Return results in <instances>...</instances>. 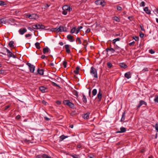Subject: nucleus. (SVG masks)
Instances as JSON below:
<instances>
[{
  "label": "nucleus",
  "instance_id": "nucleus-1",
  "mask_svg": "<svg viewBox=\"0 0 158 158\" xmlns=\"http://www.w3.org/2000/svg\"><path fill=\"white\" fill-rule=\"evenodd\" d=\"M90 73L94 77L98 78L97 70L93 67H92L91 68Z\"/></svg>",
  "mask_w": 158,
  "mask_h": 158
},
{
  "label": "nucleus",
  "instance_id": "nucleus-2",
  "mask_svg": "<svg viewBox=\"0 0 158 158\" xmlns=\"http://www.w3.org/2000/svg\"><path fill=\"white\" fill-rule=\"evenodd\" d=\"M27 64L29 66L30 71L32 73H33L35 70V66L33 65H32L30 63H27Z\"/></svg>",
  "mask_w": 158,
  "mask_h": 158
},
{
  "label": "nucleus",
  "instance_id": "nucleus-3",
  "mask_svg": "<svg viewBox=\"0 0 158 158\" xmlns=\"http://www.w3.org/2000/svg\"><path fill=\"white\" fill-rule=\"evenodd\" d=\"M95 3L97 5H101L102 6H105V4L104 2L102 0H98L96 1Z\"/></svg>",
  "mask_w": 158,
  "mask_h": 158
},
{
  "label": "nucleus",
  "instance_id": "nucleus-4",
  "mask_svg": "<svg viewBox=\"0 0 158 158\" xmlns=\"http://www.w3.org/2000/svg\"><path fill=\"white\" fill-rule=\"evenodd\" d=\"M28 17L30 19H36L38 18V16L35 14L29 15H28Z\"/></svg>",
  "mask_w": 158,
  "mask_h": 158
},
{
  "label": "nucleus",
  "instance_id": "nucleus-5",
  "mask_svg": "<svg viewBox=\"0 0 158 158\" xmlns=\"http://www.w3.org/2000/svg\"><path fill=\"white\" fill-rule=\"evenodd\" d=\"M27 31V29L25 28H21L19 30V34L21 35H23Z\"/></svg>",
  "mask_w": 158,
  "mask_h": 158
},
{
  "label": "nucleus",
  "instance_id": "nucleus-6",
  "mask_svg": "<svg viewBox=\"0 0 158 158\" xmlns=\"http://www.w3.org/2000/svg\"><path fill=\"white\" fill-rule=\"evenodd\" d=\"M62 31H67V29L65 27H64L62 26H60L59 27V32H61Z\"/></svg>",
  "mask_w": 158,
  "mask_h": 158
},
{
  "label": "nucleus",
  "instance_id": "nucleus-7",
  "mask_svg": "<svg viewBox=\"0 0 158 158\" xmlns=\"http://www.w3.org/2000/svg\"><path fill=\"white\" fill-rule=\"evenodd\" d=\"M6 51L8 53V56L10 57H12L14 58L16 57L15 56L12 54L10 51L7 49H6Z\"/></svg>",
  "mask_w": 158,
  "mask_h": 158
},
{
  "label": "nucleus",
  "instance_id": "nucleus-8",
  "mask_svg": "<svg viewBox=\"0 0 158 158\" xmlns=\"http://www.w3.org/2000/svg\"><path fill=\"white\" fill-rule=\"evenodd\" d=\"M144 104L145 105H147L146 103L143 101L141 100L139 102V104L138 105L137 107V108H139L142 105Z\"/></svg>",
  "mask_w": 158,
  "mask_h": 158
},
{
  "label": "nucleus",
  "instance_id": "nucleus-9",
  "mask_svg": "<svg viewBox=\"0 0 158 158\" xmlns=\"http://www.w3.org/2000/svg\"><path fill=\"white\" fill-rule=\"evenodd\" d=\"M126 129L125 128L122 127L120 128V130L116 132L117 133H123L126 131Z\"/></svg>",
  "mask_w": 158,
  "mask_h": 158
},
{
  "label": "nucleus",
  "instance_id": "nucleus-10",
  "mask_svg": "<svg viewBox=\"0 0 158 158\" xmlns=\"http://www.w3.org/2000/svg\"><path fill=\"white\" fill-rule=\"evenodd\" d=\"M62 9L63 10H67L69 11H70L71 9L70 7L68 5H65L63 6Z\"/></svg>",
  "mask_w": 158,
  "mask_h": 158
},
{
  "label": "nucleus",
  "instance_id": "nucleus-11",
  "mask_svg": "<svg viewBox=\"0 0 158 158\" xmlns=\"http://www.w3.org/2000/svg\"><path fill=\"white\" fill-rule=\"evenodd\" d=\"M37 29H43L45 28V27L44 26L42 25V24H37Z\"/></svg>",
  "mask_w": 158,
  "mask_h": 158
},
{
  "label": "nucleus",
  "instance_id": "nucleus-12",
  "mask_svg": "<svg viewBox=\"0 0 158 158\" xmlns=\"http://www.w3.org/2000/svg\"><path fill=\"white\" fill-rule=\"evenodd\" d=\"M39 89L43 93L46 92V90L47 89L44 86H41L39 87Z\"/></svg>",
  "mask_w": 158,
  "mask_h": 158
},
{
  "label": "nucleus",
  "instance_id": "nucleus-13",
  "mask_svg": "<svg viewBox=\"0 0 158 158\" xmlns=\"http://www.w3.org/2000/svg\"><path fill=\"white\" fill-rule=\"evenodd\" d=\"M89 113H87L83 115V117L86 119H87L89 118Z\"/></svg>",
  "mask_w": 158,
  "mask_h": 158
},
{
  "label": "nucleus",
  "instance_id": "nucleus-14",
  "mask_svg": "<svg viewBox=\"0 0 158 158\" xmlns=\"http://www.w3.org/2000/svg\"><path fill=\"white\" fill-rule=\"evenodd\" d=\"M125 77L127 79H129L131 77V74L130 72H127L125 73Z\"/></svg>",
  "mask_w": 158,
  "mask_h": 158
},
{
  "label": "nucleus",
  "instance_id": "nucleus-15",
  "mask_svg": "<svg viewBox=\"0 0 158 158\" xmlns=\"http://www.w3.org/2000/svg\"><path fill=\"white\" fill-rule=\"evenodd\" d=\"M144 10L148 14H150L151 13L150 10L148 9V7H145L144 8Z\"/></svg>",
  "mask_w": 158,
  "mask_h": 158
},
{
  "label": "nucleus",
  "instance_id": "nucleus-16",
  "mask_svg": "<svg viewBox=\"0 0 158 158\" xmlns=\"http://www.w3.org/2000/svg\"><path fill=\"white\" fill-rule=\"evenodd\" d=\"M67 38L71 42H73L74 41V40L73 39V36L70 35H68Z\"/></svg>",
  "mask_w": 158,
  "mask_h": 158
},
{
  "label": "nucleus",
  "instance_id": "nucleus-17",
  "mask_svg": "<svg viewBox=\"0 0 158 158\" xmlns=\"http://www.w3.org/2000/svg\"><path fill=\"white\" fill-rule=\"evenodd\" d=\"M98 98L99 99L98 101H100L101 100V99L102 98V94L101 93L100 90L99 92L97 95Z\"/></svg>",
  "mask_w": 158,
  "mask_h": 158
},
{
  "label": "nucleus",
  "instance_id": "nucleus-18",
  "mask_svg": "<svg viewBox=\"0 0 158 158\" xmlns=\"http://www.w3.org/2000/svg\"><path fill=\"white\" fill-rule=\"evenodd\" d=\"M49 48L48 47L44 48L43 49V52L44 54L47 53L49 52Z\"/></svg>",
  "mask_w": 158,
  "mask_h": 158
},
{
  "label": "nucleus",
  "instance_id": "nucleus-19",
  "mask_svg": "<svg viewBox=\"0 0 158 158\" xmlns=\"http://www.w3.org/2000/svg\"><path fill=\"white\" fill-rule=\"evenodd\" d=\"M119 66L122 68L124 69L126 68L127 67V65L124 63H120L119 64Z\"/></svg>",
  "mask_w": 158,
  "mask_h": 158
},
{
  "label": "nucleus",
  "instance_id": "nucleus-20",
  "mask_svg": "<svg viewBox=\"0 0 158 158\" xmlns=\"http://www.w3.org/2000/svg\"><path fill=\"white\" fill-rule=\"evenodd\" d=\"M65 47L66 49V52L68 53H69L70 50L69 48V45H66L65 46Z\"/></svg>",
  "mask_w": 158,
  "mask_h": 158
},
{
  "label": "nucleus",
  "instance_id": "nucleus-21",
  "mask_svg": "<svg viewBox=\"0 0 158 158\" xmlns=\"http://www.w3.org/2000/svg\"><path fill=\"white\" fill-rule=\"evenodd\" d=\"M6 22V21L5 18H2L0 19V23L5 24Z\"/></svg>",
  "mask_w": 158,
  "mask_h": 158
},
{
  "label": "nucleus",
  "instance_id": "nucleus-22",
  "mask_svg": "<svg viewBox=\"0 0 158 158\" xmlns=\"http://www.w3.org/2000/svg\"><path fill=\"white\" fill-rule=\"evenodd\" d=\"M80 68L79 67H77L76 68V70L74 71V72L76 74H78V71L79 69Z\"/></svg>",
  "mask_w": 158,
  "mask_h": 158
},
{
  "label": "nucleus",
  "instance_id": "nucleus-23",
  "mask_svg": "<svg viewBox=\"0 0 158 158\" xmlns=\"http://www.w3.org/2000/svg\"><path fill=\"white\" fill-rule=\"evenodd\" d=\"M38 73L40 75H42L44 74V71L43 69H38Z\"/></svg>",
  "mask_w": 158,
  "mask_h": 158
},
{
  "label": "nucleus",
  "instance_id": "nucleus-24",
  "mask_svg": "<svg viewBox=\"0 0 158 158\" xmlns=\"http://www.w3.org/2000/svg\"><path fill=\"white\" fill-rule=\"evenodd\" d=\"M125 112H124V113H123V114H122V118H121V121H123L124 120L125 118Z\"/></svg>",
  "mask_w": 158,
  "mask_h": 158
},
{
  "label": "nucleus",
  "instance_id": "nucleus-25",
  "mask_svg": "<svg viewBox=\"0 0 158 158\" xmlns=\"http://www.w3.org/2000/svg\"><path fill=\"white\" fill-rule=\"evenodd\" d=\"M40 43L38 42H36L35 44L36 47L38 49H40Z\"/></svg>",
  "mask_w": 158,
  "mask_h": 158
},
{
  "label": "nucleus",
  "instance_id": "nucleus-26",
  "mask_svg": "<svg viewBox=\"0 0 158 158\" xmlns=\"http://www.w3.org/2000/svg\"><path fill=\"white\" fill-rule=\"evenodd\" d=\"M14 43V42L13 41H11L9 43V44H8L10 48L13 47H14V45H13Z\"/></svg>",
  "mask_w": 158,
  "mask_h": 158
},
{
  "label": "nucleus",
  "instance_id": "nucleus-27",
  "mask_svg": "<svg viewBox=\"0 0 158 158\" xmlns=\"http://www.w3.org/2000/svg\"><path fill=\"white\" fill-rule=\"evenodd\" d=\"M67 137L65 136L64 135H63L60 137V141H62Z\"/></svg>",
  "mask_w": 158,
  "mask_h": 158
},
{
  "label": "nucleus",
  "instance_id": "nucleus-28",
  "mask_svg": "<svg viewBox=\"0 0 158 158\" xmlns=\"http://www.w3.org/2000/svg\"><path fill=\"white\" fill-rule=\"evenodd\" d=\"M88 44V43L87 40H84L83 42V45L85 46V48H86V46Z\"/></svg>",
  "mask_w": 158,
  "mask_h": 158
},
{
  "label": "nucleus",
  "instance_id": "nucleus-29",
  "mask_svg": "<svg viewBox=\"0 0 158 158\" xmlns=\"http://www.w3.org/2000/svg\"><path fill=\"white\" fill-rule=\"evenodd\" d=\"M82 99L84 103H86L87 102V99L84 95H83V98Z\"/></svg>",
  "mask_w": 158,
  "mask_h": 158
},
{
  "label": "nucleus",
  "instance_id": "nucleus-30",
  "mask_svg": "<svg viewBox=\"0 0 158 158\" xmlns=\"http://www.w3.org/2000/svg\"><path fill=\"white\" fill-rule=\"evenodd\" d=\"M113 19L114 20L116 21L117 22H119L120 21V20L119 18H118V17L116 16H115L113 17Z\"/></svg>",
  "mask_w": 158,
  "mask_h": 158
},
{
  "label": "nucleus",
  "instance_id": "nucleus-31",
  "mask_svg": "<svg viewBox=\"0 0 158 158\" xmlns=\"http://www.w3.org/2000/svg\"><path fill=\"white\" fill-rule=\"evenodd\" d=\"M97 93V90L96 89H94L92 91V94L93 95L95 96L96 95Z\"/></svg>",
  "mask_w": 158,
  "mask_h": 158
},
{
  "label": "nucleus",
  "instance_id": "nucleus-32",
  "mask_svg": "<svg viewBox=\"0 0 158 158\" xmlns=\"http://www.w3.org/2000/svg\"><path fill=\"white\" fill-rule=\"evenodd\" d=\"M154 101L155 102L158 103V96L156 95L155 96V98L154 99Z\"/></svg>",
  "mask_w": 158,
  "mask_h": 158
},
{
  "label": "nucleus",
  "instance_id": "nucleus-33",
  "mask_svg": "<svg viewBox=\"0 0 158 158\" xmlns=\"http://www.w3.org/2000/svg\"><path fill=\"white\" fill-rule=\"evenodd\" d=\"M76 27H74L71 29L70 32L72 33H73L76 31Z\"/></svg>",
  "mask_w": 158,
  "mask_h": 158
},
{
  "label": "nucleus",
  "instance_id": "nucleus-34",
  "mask_svg": "<svg viewBox=\"0 0 158 158\" xmlns=\"http://www.w3.org/2000/svg\"><path fill=\"white\" fill-rule=\"evenodd\" d=\"M153 127H155L156 130L158 132V124L156 123L155 126H153Z\"/></svg>",
  "mask_w": 158,
  "mask_h": 158
},
{
  "label": "nucleus",
  "instance_id": "nucleus-35",
  "mask_svg": "<svg viewBox=\"0 0 158 158\" xmlns=\"http://www.w3.org/2000/svg\"><path fill=\"white\" fill-rule=\"evenodd\" d=\"M68 105L71 108L73 107L74 106L73 104L70 102H69V104Z\"/></svg>",
  "mask_w": 158,
  "mask_h": 158
},
{
  "label": "nucleus",
  "instance_id": "nucleus-36",
  "mask_svg": "<svg viewBox=\"0 0 158 158\" xmlns=\"http://www.w3.org/2000/svg\"><path fill=\"white\" fill-rule=\"evenodd\" d=\"M59 28H55L52 29V31H57L59 32Z\"/></svg>",
  "mask_w": 158,
  "mask_h": 158
},
{
  "label": "nucleus",
  "instance_id": "nucleus-37",
  "mask_svg": "<svg viewBox=\"0 0 158 158\" xmlns=\"http://www.w3.org/2000/svg\"><path fill=\"white\" fill-rule=\"evenodd\" d=\"M70 101L69 100H65L63 102V103L65 105H68L69 104V102Z\"/></svg>",
  "mask_w": 158,
  "mask_h": 158
},
{
  "label": "nucleus",
  "instance_id": "nucleus-38",
  "mask_svg": "<svg viewBox=\"0 0 158 158\" xmlns=\"http://www.w3.org/2000/svg\"><path fill=\"white\" fill-rule=\"evenodd\" d=\"M107 65L108 67L110 68H111L112 66V64L110 63V62L108 63H107Z\"/></svg>",
  "mask_w": 158,
  "mask_h": 158
},
{
  "label": "nucleus",
  "instance_id": "nucleus-39",
  "mask_svg": "<svg viewBox=\"0 0 158 158\" xmlns=\"http://www.w3.org/2000/svg\"><path fill=\"white\" fill-rule=\"evenodd\" d=\"M149 52L151 54H153L155 53V52L152 49H151L149 50Z\"/></svg>",
  "mask_w": 158,
  "mask_h": 158
},
{
  "label": "nucleus",
  "instance_id": "nucleus-40",
  "mask_svg": "<svg viewBox=\"0 0 158 158\" xmlns=\"http://www.w3.org/2000/svg\"><path fill=\"white\" fill-rule=\"evenodd\" d=\"M73 94L74 95L77 97L78 96V93L75 90L73 92Z\"/></svg>",
  "mask_w": 158,
  "mask_h": 158
},
{
  "label": "nucleus",
  "instance_id": "nucleus-41",
  "mask_svg": "<svg viewBox=\"0 0 158 158\" xmlns=\"http://www.w3.org/2000/svg\"><path fill=\"white\" fill-rule=\"evenodd\" d=\"M67 64V62H66V61H64L63 64L64 68H66V67Z\"/></svg>",
  "mask_w": 158,
  "mask_h": 158
},
{
  "label": "nucleus",
  "instance_id": "nucleus-42",
  "mask_svg": "<svg viewBox=\"0 0 158 158\" xmlns=\"http://www.w3.org/2000/svg\"><path fill=\"white\" fill-rule=\"evenodd\" d=\"M76 41H78L79 44H81V41L79 38H77L76 39Z\"/></svg>",
  "mask_w": 158,
  "mask_h": 158
},
{
  "label": "nucleus",
  "instance_id": "nucleus-43",
  "mask_svg": "<svg viewBox=\"0 0 158 158\" xmlns=\"http://www.w3.org/2000/svg\"><path fill=\"white\" fill-rule=\"evenodd\" d=\"M5 5L4 2L2 1H0V6H3Z\"/></svg>",
  "mask_w": 158,
  "mask_h": 158
},
{
  "label": "nucleus",
  "instance_id": "nucleus-44",
  "mask_svg": "<svg viewBox=\"0 0 158 158\" xmlns=\"http://www.w3.org/2000/svg\"><path fill=\"white\" fill-rule=\"evenodd\" d=\"M67 13V12L66 11V10H63V11L62 13L64 15H66Z\"/></svg>",
  "mask_w": 158,
  "mask_h": 158
},
{
  "label": "nucleus",
  "instance_id": "nucleus-45",
  "mask_svg": "<svg viewBox=\"0 0 158 158\" xmlns=\"http://www.w3.org/2000/svg\"><path fill=\"white\" fill-rule=\"evenodd\" d=\"M109 51L111 52L112 53H113L114 51V50L113 48H109Z\"/></svg>",
  "mask_w": 158,
  "mask_h": 158
},
{
  "label": "nucleus",
  "instance_id": "nucleus-46",
  "mask_svg": "<svg viewBox=\"0 0 158 158\" xmlns=\"http://www.w3.org/2000/svg\"><path fill=\"white\" fill-rule=\"evenodd\" d=\"M80 31V29L78 27L76 29V34H77Z\"/></svg>",
  "mask_w": 158,
  "mask_h": 158
},
{
  "label": "nucleus",
  "instance_id": "nucleus-47",
  "mask_svg": "<svg viewBox=\"0 0 158 158\" xmlns=\"http://www.w3.org/2000/svg\"><path fill=\"white\" fill-rule=\"evenodd\" d=\"M144 34H143L141 32H140V36L141 38H143L144 36Z\"/></svg>",
  "mask_w": 158,
  "mask_h": 158
},
{
  "label": "nucleus",
  "instance_id": "nucleus-48",
  "mask_svg": "<svg viewBox=\"0 0 158 158\" xmlns=\"http://www.w3.org/2000/svg\"><path fill=\"white\" fill-rule=\"evenodd\" d=\"M140 6H145L144 2H142L140 4Z\"/></svg>",
  "mask_w": 158,
  "mask_h": 158
},
{
  "label": "nucleus",
  "instance_id": "nucleus-49",
  "mask_svg": "<svg viewBox=\"0 0 158 158\" xmlns=\"http://www.w3.org/2000/svg\"><path fill=\"white\" fill-rule=\"evenodd\" d=\"M32 28L34 29H37V24L35 25L32 26Z\"/></svg>",
  "mask_w": 158,
  "mask_h": 158
},
{
  "label": "nucleus",
  "instance_id": "nucleus-50",
  "mask_svg": "<svg viewBox=\"0 0 158 158\" xmlns=\"http://www.w3.org/2000/svg\"><path fill=\"white\" fill-rule=\"evenodd\" d=\"M117 9L118 10H121L122 9V7L119 6H117Z\"/></svg>",
  "mask_w": 158,
  "mask_h": 158
},
{
  "label": "nucleus",
  "instance_id": "nucleus-51",
  "mask_svg": "<svg viewBox=\"0 0 158 158\" xmlns=\"http://www.w3.org/2000/svg\"><path fill=\"white\" fill-rule=\"evenodd\" d=\"M133 38L135 40V41H137L139 39V38L138 37L135 36V37H133Z\"/></svg>",
  "mask_w": 158,
  "mask_h": 158
},
{
  "label": "nucleus",
  "instance_id": "nucleus-52",
  "mask_svg": "<svg viewBox=\"0 0 158 158\" xmlns=\"http://www.w3.org/2000/svg\"><path fill=\"white\" fill-rule=\"evenodd\" d=\"M52 84L54 86H57L58 87H60L56 83H55V82H53Z\"/></svg>",
  "mask_w": 158,
  "mask_h": 158
},
{
  "label": "nucleus",
  "instance_id": "nucleus-53",
  "mask_svg": "<svg viewBox=\"0 0 158 158\" xmlns=\"http://www.w3.org/2000/svg\"><path fill=\"white\" fill-rule=\"evenodd\" d=\"M42 103L46 105H47L48 104L44 100H43L42 101Z\"/></svg>",
  "mask_w": 158,
  "mask_h": 158
},
{
  "label": "nucleus",
  "instance_id": "nucleus-54",
  "mask_svg": "<svg viewBox=\"0 0 158 158\" xmlns=\"http://www.w3.org/2000/svg\"><path fill=\"white\" fill-rule=\"evenodd\" d=\"M36 158H43L42 157V155H38L36 156Z\"/></svg>",
  "mask_w": 158,
  "mask_h": 158
},
{
  "label": "nucleus",
  "instance_id": "nucleus-55",
  "mask_svg": "<svg viewBox=\"0 0 158 158\" xmlns=\"http://www.w3.org/2000/svg\"><path fill=\"white\" fill-rule=\"evenodd\" d=\"M31 34H28L26 35L25 37H26L27 38L28 37L31 36Z\"/></svg>",
  "mask_w": 158,
  "mask_h": 158
},
{
  "label": "nucleus",
  "instance_id": "nucleus-56",
  "mask_svg": "<svg viewBox=\"0 0 158 158\" xmlns=\"http://www.w3.org/2000/svg\"><path fill=\"white\" fill-rule=\"evenodd\" d=\"M120 38H117L114 39V40H115L116 41H119L120 40Z\"/></svg>",
  "mask_w": 158,
  "mask_h": 158
},
{
  "label": "nucleus",
  "instance_id": "nucleus-57",
  "mask_svg": "<svg viewBox=\"0 0 158 158\" xmlns=\"http://www.w3.org/2000/svg\"><path fill=\"white\" fill-rule=\"evenodd\" d=\"M135 43V42L134 41H133L132 42H131V43H130L129 44V45H133Z\"/></svg>",
  "mask_w": 158,
  "mask_h": 158
},
{
  "label": "nucleus",
  "instance_id": "nucleus-58",
  "mask_svg": "<svg viewBox=\"0 0 158 158\" xmlns=\"http://www.w3.org/2000/svg\"><path fill=\"white\" fill-rule=\"evenodd\" d=\"M81 147H82V145H81V144H78L77 145V148H81Z\"/></svg>",
  "mask_w": 158,
  "mask_h": 158
},
{
  "label": "nucleus",
  "instance_id": "nucleus-59",
  "mask_svg": "<svg viewBox=\"0 0 158 158\" xmlns=\"http://www.w3.org/2000/svg\"><path fill=\"white\" fill-rule=\"evenodd\" d=\"M90 30L89 28H88L87 30L86 31V32L87 33H89V32H90Z\"/></svg>",
  "mask_w": 158,
  "mask_h": 158
},
{
  "label": "nucleus",
  "instance_id": "nucleus-60",
  "mask_svg": "<svg viewBox=\"0 0 158 158\" xmlns=\"http://www.w3.org/2000/svg\"><path fill=\"white\" fill-rule=\"evenodd\" d=\"M20 117H21V116H20V115H18L16 116V118L17 119H19L20 118Z\"/></svg>",
  "mask_w": 158,
  "mask_h": 158
},
{
  "label": "nucleus",
  "instance_id": "nucleus-61",
  "mask_svg": "<svg viewBox=\"0 0 158 158\" xmlns=\"http://www.w3.org/2000/svg\"><path fill=\"white\" fill-rule=\"evenodd\" d=\"M45 57V56L44 55H42L41 56V58L42 59H44Z\"/></svg>",
  "mask_w": 158,
  "mask_h": 158
},
{
  "label": "nucleus",
  "instance_id": "nucleus-62",
  "mask_svg": "<svg viewBox=\"0 0 158 158\" xmlns=\"http://www.w3.org/2000/svg\"><path fill=\"white\" fill-rule=\"evenodd\" d=\"M49 6V5L48 4H46V5H45L44 8H45L48 7Z\"/></svg>",
  "mask_w": 158,
  "mask_h": 158
},
{
  "label": "nucleus",
  "instance_id": "nucleus-63",
  "mask_svg": "<svg viewBox=\"0 0 158 158\" xmlns=\"http://www.w3.org/2000/svg\"><path fill=\"white\" fill-rule=\"evenodd\" d=\"M140 28H141V30L143 31H144V29L143 28V26H140Z\"/></svg>",
  "mask_w": 158,
  "mask_h": 158
},
{
  "label": "nucleus",
  "instance_id": "nucleus-64",
  "mask_svg": "<svg viewBox=\"0 0 158 158\" xmlns=\"http://www.w3.org/2000/svg\"><path fill=\"white\" fill-rule=\"evenodd\" d=\"M44 118L47 121H48L50 120V119L48 117H45Z\"/></svg>",
  "mask_w": 158,
  "mask_h": 158
}]
</instances>
